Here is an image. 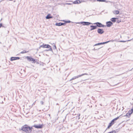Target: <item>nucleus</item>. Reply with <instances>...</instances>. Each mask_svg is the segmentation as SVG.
Wrapping results in <instances>:
<instances>
[{
    "mask_svg": "<svg viewBox=\"0 0 133 133\" xmlns=\"http://www.w3.org/2000/svg\"><path fill=\"white\" fill-rule=\"evenodd\" d=\"M56 104V105H58V103H57Z\"/></svg>",
    "mask_w": 133,
    "mask_h": 133,
    "instance_id": "nucleus-37",
    "label": "nucleus"
},
{
    "mask_svg": "<svg viewBox=\"0 0 133 133\" xmlns=\"http://www.w3.org/2000/svg\"><path fill=\"white\" fill-rule=\"evenodd\" d=\"M2 23H0V28H1L2 26H3V27L4 26H2Z\"/></svg>",
    "mask_w": 133,
    "mask_h": 133,
    "instance_id": "nucleus-31",
    "label": "nucleus"
},
{
    "mask_svg": "<svg viewBox=\"0 0 133 133\" xmlns=\"http://www.w3.org/2000/svg\"><path fill=\"white\" fill-rule=\"evenodd\" d=\"M114 120L113 119L111 121V122H112V123H113V124H114Z\"/></svg>",
    "mask_w": 133,
    "mask_h": 133,
    "instance_id": "nucleus-32",
    "label": "nucleus"
},
{
    "mask_svg": "<svg viewBox=\"0 0 133 133\" xmlns=\"http://www.w3.org/2000/svg\"><path fill=\"white\" fill-rule=\"evenodd\" d=\"M98 33L99 34H102L104 32V31L103 29H98L97 30Z\"/></svg>",
    "mask_w": 133,
    "mask_h": 133,
    "instance_id": "nucleus-8",
    "label": "nucleus"
},
{
    "mask_svg": "<svg viewBox=\"0 0 133 133\" xmlns=\"http://www.w3.org/2000/svg\"><path fill=\"white\" fill-rule=\"evenodd\" d=\"M101 45V43H97V44H95L94 45V46H97V45Z\"/></svg>",
    "mask_w": 133,
    "mask_h": 133,
    "instance_id": "nucleus-24",
    "label": "nucleus"
},
{
    "mask_svg": "<svg viewBox=\"0 0 133 133\" xmlns=\"http://www.w3.org/2000/svg\"><path fill=\"white\" fill-rule=\"evenodd\" d=\"M113 124V123L111 122L109 123V125L108 126V128H109L110 127L112 126Z\"/></svg>",
    "mask_w": 133,
    "mask_h": 133,
    "instance_id": "nucleus-19",
    "label": "nucleus"
},
{
    "mask_svg": "<svg viewBox=\"0 0 133 133\" xmlns=\"http://www.w3.org/2000/svg\"><path fill=\"white\" fill-rule=\"evenodd\" d=\"M106 25L108 27H110L113 24L112 23L111 21L107 22H106Z\"/></svg>",
    "mask_w": 133,
    "mask_h": 133,
    "instance_id": "nucleus-9",
    "label": "nucleus"
},
{
    "mask_svg": "<svg viewBox=\"0 0 133 133\" xmlns=\"http://www.w3.org/2000/svg\"><path fill=\"white\" fill-rule=\"evenodd\" d=\"M50 14H48L47 16L46 17V19H49L50 18H52V17L50 16Z\"/></svg>",
    "mask_w": 133,
    "mask_h": 133,
    "instance_id": "nucleus-17",
    "label": "nucleus"
},
{
    "mask_svg": "<svg viewBox=\"0 0 133 133\" xmlns=\"http://www.w3.org/2000/svg\"><path fill=\"white\" fill-rule=\"evenodd\" d=\"M119 118V117H117L114 118L113 119L115 121H116Z\"/></svg>",
    "mask_w": 133,
    "mask_h": 133,
    "instance_id": "nucleus-27",
    "label": "nucleus"
},
{
    "mask_svg": "<svg viewBox=\"0 0 133 133\" xmlns=\"http://www.w3.org/2000/svg\"><path fill=\"white\" fill-rule=\"evenodd\" d=\"M26 58L28 60H29V61H32L34 63H35V59L31 57L27 56L26 57Z\"/></svg>",
    "mask_w": 133,
    "mask_h": 133,
    "instance_id": "nucleus-7",
    "label": "nucleus"
},
{
    "mask_svg": "<svg viewBox=\"0 0 133 133\" xmlns=\"http://www.w3.org/2000/svg\"><path fill=\"white\" fill-rule=\"evenodd\" d=\"M110 41H107V42H102V43H101V45L103 44H106V43H107L109 42Z\"/></svg>",
    "mask_w": 133,
    "mask_h": 133,
    "instance_id": "nucleus-21",
    "label": "nucleus"
},
{
    "mask_svg": "<svg viewBox=\"0 0 133 133\" xmlns=\"http://www.w3.org/2000/svg\"><path fill=\"white\" fill-rule=\"evenodd\" d=\"M29 52L28 51H26L25 50H24L22 51L21 52H20L21 54H24L25 53H26L27 52Z\"/></svg>",
    "mask_w": 133,
    "mask_h": 133,
    "instance_id": "nucleus-18",
    "label": "nucleus"
},
{
    "mask_svg": "<svg viewBox=\"0 0 133 133\" xmlns=\"http://www.w3.org/2000/svg\"><path fill=\"white\" fill-rule=\"evenodd\" d=\"M36 101H35L33 104L32 105H34L36 103Z\"/></svg>",
    "mask_w": 133,
    "mask_h": 133,
    "instance_id": "nucleus-33",
    "label": "nucleus"
},
{
    "mask_svg": "<svg viewBox=\"0 0 133 133\" xmlns=\"http://www.w3.org/2000/svg\"><path fill=\"white\" fill-rule=\"evenodd\" d=\"M50 47V46L48 44H45L43 45H41L40 46V47H42L43 48H49Z\"/></svg>",
    "mask_w": 133,
    "mask_h": 133,
    "instance_id": "nucleus-10",
    "label": "nucleus"
},
{
    "mask_svg": "<svg viewBox=\"0 0 133 133\" xmlns=\"http://www.w3.org/2000/svg\"><path fill=\"white\" fill-rule=\"evenodd\" d=\"M32 129V127H30L28 125H25L22 127L21 130L26 133H30L31 132Z\"/></svg>",
    "mask_w": 133,
    "mask_h": 133,
    "instance_id": "nucleus-1",
    "label": "nucleus"
},
{
    "mask_svg": "<svg viewBox=\"0 0 133 133\" xmlns=\"http://www.w3.org/2000/svg\"><path fill=\"white\" fill-rule=\"evenodd\" d=\"M100 48H98V49H95V48H94L92 50H93L95 51V50H98V49H100Z\"/></svg>",
    "mask_w": 133,
    "mask_h": 133,
    "instance_id": "nucleus-29",
    "label": "nucleus"
},
{
    "mask_svg": "<svg viewBox=\"0 0 133 133\" xmlns=\"http://www.w3.org/2000/svg\"><path fill=\"white\" fill-rule=\"evenodd\" d=\"M73 2V3L74 4H79L81 2L79 0H76L74 2Z\"/></svg>",
    "mask_w": 133,
    "mask_h": 133,
    "instance_id": "nucleus-14",
    "label": "nucleus"
},
{
    "mask_svg": "<svg viewBox=\"0 0 133 133\" xmlns=\"http://www.w3.org/2000/svg\"><path fill=\"white\" fill-rule=\"evenodd\" d=\"M121 41V42H125V41Z\"/></svg>",
    "mask_w": 133,
    "mask_h": 133,
    "instance_id": "nucleus-35",
    "label": "nucleus"
},
{
    "mask_svg": "<svg viewBox=\"0 0 133 133\" xmlns=\"http://www.w3.org/2000/svg\"><path fill=\"white\" fill-rule=\"evenodd\" d=\"M85 75H88L87 74V73H84V74H82L81 75H78V76H76L74 77H72V78L70 80V81H71L72 80H74V79L76 78H79V77H81V76H83Z\"/></svg>",
    "mask_w": 133,
    "mask_h": 133,
    "instance_id": "nucleus-3",
    "label": "nucleus"
},
{
    "mask_svg": "<svg viewBox=\"0 0 133 133\" xmlns=\"http://www.w3.org/2000/svg\"><path fill=\"white\" fill-rule=\"evenodd\" d=\"M63 21L65 22L66 23H69L71 22V21H65L64 20H63Z\"/></svg>",
    "mask_w": 133,
    "mask_h": 133,
    "instance_id": "nucleus-25",
    "label": "nucleus"
},
{
    "mask_svg": "<svg viewBox=\"0 0 133 133\" xmlns=\"http://www.w3.org/2000/svg\"><path fill=\"white\" fill-rule=\"evenodd\" d=\"M113 12L115 15H117L119 14V12L118 10H115L113 11Z\"/></svg>",
    "mask_w": 133,
    "mask_h": 133,
    "instance_id": "nucleus-15",
    "label": "nucleus"
},
{
    "mask_svg": "<svg viewBox=\"0 0 133 133\" xmlns=\"http://www.w3.org/2000/svg\"><path fill=\"white\" fill-rule=\"evenodd\" d=\"M133 112V108L131 109V110H129L128 112L126 114L127 116L128 117H130V116L131 114Z\"/></svg>",
    "mask_w": 133,
    "mask_h": 133,
    "instance_id": "nucleus-5",
    "label": "nucleus"
},
{
    "mask_svg": "<svg viewBox=\"0 0 133 133\" xmlns=\"http://www.w3.org/2000/svg\"><path fill=\"white\" fill-rule=\"evenodd\" d=\"M71 3H66V4L68 5H70L72 4H73V2H71Z\"/></svg>",
    "mask_w": 133,
    "mask_h": 133,
    "instance_id": "nucleus-23",
    "label": "nucleus"
},
{
    "mask_svg": "<svg viewBox=\"0 0 133 133\" xmlns=\"http://www.w3.org/2000/svg\"><path fill=\"white\" fill-rule=\"evenodd\" d=\"M120 22H121V21H119V20H118V21H117V22L118 23H119Z\"/></svg>",
    "mask_w": 133,
    "mask_h": 133,
    "instance_id": "nucleus-34",
    "label": "nucleus"
},
{
    "mask_svg": "<svg viewBox=\"0 0 133 133\" xmlns=\"http://www.w3.org/2000/svg\"><path fill=\"white\" fill-rule=\"evenodd\" d=\"M43 126V125L42 124H39L38 125H35L33 126V127H35V128L37 129H41L42 128Z\"/></svg>",
    "mask_w": 133,
    "mask_h": 133,
    "instance_id": "nucleus-6",
    "label": "nucleus"
},
{
    "mask_svg": "<svg viewBox=\"0 0 133 133\" xmlns=\"http://www.w3.org/2000/svg\"><path fill=\"white\" fill-rule=\"evenodd\" d=\"M52 48L54 49H56V47L55 45H54L53 46Z\"/></svg>",
    "mask_w": 133,
    "mask_h": 133,
    "instance_id": "nucleus-28",
    "label": "nucleus"
},
{
    "mask_svg": "<svg viewBox=\"0 0 133 133\" xmlns=\"http://www.w3.org/2000/svg\"><path fill=\"white\" fill-rule=\"evenodd\" d=\"M97 1H99V2H105V0H97Z\"/></svg>",
    "mask_w": 133,
    "mask_h": 133,
    "instance_id": "nucleus-26",
    "label": "nucleus"
},
{
    "mask_svg": "<svg viewBox=\"0 0 133 133\" xmlns=\"http://www.w3.org/2000/svg\"><path fill=\"white\" fill-rule=\"evenodd\" d=\"M40 103L42 105H43L44 104V102H43L42 101H41L40 102Z\"/></svg>",
    "mask_w": 133,
    "mask_h": 133,
    "instance_id": "nucleus-30",
    "label": "nucleus"
},
{
    "mask_svg": "<svg viewBox=\"0 0 133 133\" xmlns=\"http://www.w3.org/2000/svg\"><path fill=\"white\" fill-rule=\"evenodd\" d=\"M66 24L65 23H63L60 22L59 23H56L55 25L56 26H61L62 25H64Z\"/></svg>",
    "mask_w": 133,
    "mask_h": 133,
    "instance_id": "nucleus-11",
    "label": "nucleus"
},
{
    "mask_svg": "<svg viewBox=\"0 0 133 133\" xmlns=\"http://www.w3.org/2000/svg\"><path fill=\"white\" fill-rule=\"evenodd\" d=\"M90 27L91 28L90 29V31H92L93 30L96 29L97 28V26H96L91 25Z\"/></svg>",
    "mask_w": 133,
    "mask_h": 133,
    "instance_id": "nucleus-13",
    "label": "nucleus"
},
{
    "mask_svg": "<svg viewBox=\"0 0 133 133\" xmlns=\"http://www.w3.org/2000/svg\"><path fill=\"white\" fill-rule=\"evenodd\" d=\"M117 19V18H112L111 19V20L113 22H115L116 21V19Z\"/></svg>",
    "mask_w": 133,
    "mask_h": 133,
    "instance_id": "nucleus-16",
    "label": "nucleus"
},
{
    "mask_svg": "<svg viewBox=\"0 0 133 133\" xmlns=\"http://www.w3.org/2000/svg\"><path fill=\"white\" fill-rule=\"evenodd\" d=\"M96 24V26H97V27H104L105 26V25H103L101 23L98 22L95 23L94 24Z\"/></svg>",
    "mask_w": 133,
    "mask_h": 133,
    "instance_id": "nucleus-4",
    "label": "nucleus"
},
{
    "mask_svg": "<svg viewBox=\"0 0 133 133\" xmlns=\"http://www.w3.org/2000/svg\"><path fill=\"white\" fill-rule=\"evenodd\" d=\"M20 59V58L18 57H12L11 58L10 60L11 61H13L17 59Z\"/></svg>",
    "mask_w": 133,
    "mask_h": 133,
    "instance_id": "nucleus-12",
    "label": "nucleus"
},
{
    "mask_svg": "<svg viewBox=\"0 0 133 133\" xmlns=\"http://www.w3.org/2000/svg\"><path fill=\"white\" fill-rule=\"evenodd\" d=\"M76 23L77 24H81L84 25H88L90 24H92L91 23L86 22H78Z\"/></svg>",
    "mask_w": 133,
    "mask_h": 133,
    "instance_id": "nucleus-2",
    "label": "nucleus"
},
{
    "mask_svg": "<svg viewBox=\"0 0 133 133\" xmlns=\"http://www.w3.org/2000/svg\"><path fill=\"white\" fill-rule=\"evenodd\" d=\"M49 49L46 50L47 51H52V48L51 46H50V47H49Z\"/></svg>",
    "mask_w": 133,
    "mask_h": 133,
    "instance_id": "nucleus-20",
    "label": "nucleus"
},
{
    "mask_svg": "<svg viewBox=\"0 0 133 133\" xmlns=\"http://www.w3.org/2000/svg\"><path fill=\"white\" fill-rule=\"evenodd\" d=\"M124 116H126V115H124Z\"/></svg>",
    "mask_w": 133,
    "mask_h": 133,
    "instance_id": "nucleus-36",
    "label": "nucleus"
},
{
    "mask_svg": "<svg viewBox=\"0 0 133 133\" xmlns=\"http://www.w3.org/2000/svg\"><path fill=\"white\" fill-rule=\"evenodd\" d=\"M77 115H78V116H77L76 117V118H77L78 117V119H80L79 116H80V114H77Z\"/></svg>",
    "mask_w": 133,
    "mask_h": 133,
    "instance_id": "nucleus-22",
    "label": "nucleus"
}]
</instances>
